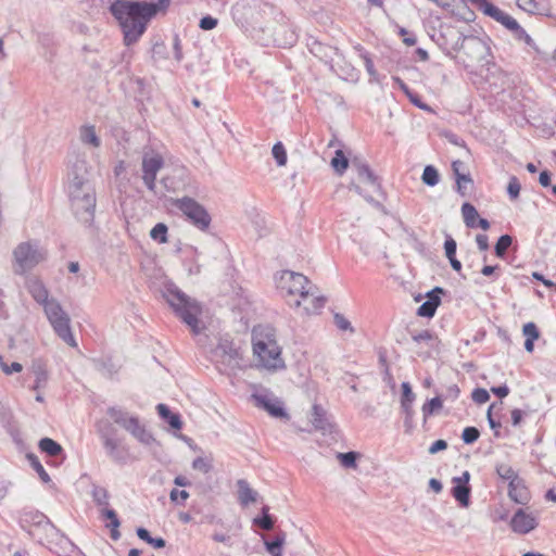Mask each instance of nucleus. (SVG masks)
I'll use <instances>...</instances> for the list:
<instances>
[{
    "mask_svg": "<svg viewBox=\"0 0 556 556\" xmlns=\"http://www.w3.org/2000/svg\"><path fill=\"white\" fill-rule=\"evenodd\" d=\"M169 3L170 0L155 2L114 0L109 10L121 27L125 46L136 43L146 33L150 21L157 13L165 12Z\"/></svg>",
    "mask_w": 556,
    "mask_h": 556,
    "instance_id": "nucleus-1",
    "label": "nucleus"
},
{
    "mask_svg": "<svg viewBox=\"0 0 556 556\" xmlns=\"http://www.w3.org/2000/svg\"><path fill=\"white\" fill-rule=\"evenodd\" d=\"M67 189L76 218L90 225L94 217L96 191L85 160H76L71 166Z\"/></svg>",
    "mask_w": 556,
    "mask_h": 556,
    "instance_id": "nucleus-2",
    "label": "nucleus"
},
{
    "mask_svg": "<svg viewBox=\"0 0 556 556\" xmlns=\"http://www.w3.org/2000/svg\"><path fill=\"white\" fill-rule=\"evenodd\" d=\"M277 289L290 306L300 307L304 303L306 313L321 308L326 302L325 298L317 295V287L300 273L281 271L277 277Z\"/></svg>",
    "mask_w": 556,
    "mask_h": 556,
    "instance_id": "nucleus-3",
    "label": "nucleus"
},
{
    "mask_svg": "<svg viewBox=\"0 0 556 556\" xmlns=\"http://www.w3.org/2000/svg\"><path fill=\"white\" fill-rule=\"evenodd\" d=\"M443 36L455 39L451 48L458 53L454 58L465 67H473L486 61L490 48L481 38L476 36H463L462 33L454 27H447Z\"/></svg>",
    "mask_w": 556,
    "mask_h": 556,
    "instance_id": "nucleus-4",
    "label": "nucleus"
},
{
    "mask_svg": "<svg viewBox=\"0 0 556 556\" xmlns=\"http://www.w3.org/2000/svg\"><path fill=\"white\" fill-rule=\"evenodd\" d=\"M252 341L253 353L258 366L268 370H277L285 367V362L281 357V348L278 345L275 332L271 328H254Z\"/></svg>",
    "mask_w": 556,
    "mask_h": 556,
    "instance_id": "nucleus-5",
    "label": "nucleus"
},
{
    "mask_svg": "<svg viewBox=\"0 0 556 556\" xmlns=\"http://www.w3.org/2000/svg\"><path fill=\"white\" fill-rule=\"evenodd\" d=\"M166 302L174 309L176 315L191 329L194 334H199L204 328L199 316L202 314L201 304L190 298L177 287H168L164 293Z\"/></svg>",
    "mask_w": 556,
    "mask_h": 556,
    "instance_id": "nucleus-6",
    "label": "nucleus"
},
{
    "mask_svg": "<svg viewBox=\"0 0 556 556\" xmlns=\"http://www.w3.org/2000/svg\"><path fill=\"white\" fill-rule=\"evenodd\" d=\"M106 414L116 425L129 432L140 443L150 445L154 441V438L140 422L138 416L131 415L121 407H109Z\"/></svg>",
    "mask_w": 556,
    "mask_h": 556,
    "instance_id": "nucleus-7",
    "label": "nucleus"
},
{
    "mask_svg": "<svg viewBox=\"0 0 556 556\" xmlns=\"http://www.w3.org/2000/svg\"><path fill=\"white\" fill-rule=\"evenodd\" d=\"M43 311L58 337L70 346L76 348L77 342L71 330L70 316L62 308L59 301L51 299L50 302L46 304V307H43Z\"/></svg>",
    "mask_w": 556,
    "mask_h": 556,
    "instance_id": "nucleus-8",
    "label": "nucleus"
},
{
    "mask_svg": "<svg viewBox=\"0 0 556 556\" xmlns=\"http://www.w3.org/2000/svg\"><path fill=\"white\" fill-rule=\"evenodd\" d=\"M13 256L15 274L23 275L42 262L46 253L37 244L22 242L14 249Z\"/></svg>",
    "mask_w": 556,
    "mask_h": 556,
    "instance_id": "nucleus-9",
    "label": "nucleus"
},
{
    "mask_svg": "<svg viewBox=\"0 0 556 556\" xmlns=\"http://www.w3.org/2000/svg\"><path fill=\"white\" fill-rule=\"evenodd\" d=\"M164 166L163 156L154 151H146L142 155L141 162V170H142V181L144 186L153 192L154 194H159L157 185H156V176L157 173Z\"/></svg>",
    "mask_w": 556,
    "mask_h": 556,
    "instance_id": "nucleus-10",
    "label": "nucleus"
},
{
    "mask_svg": "<svg viewBox=\"0 0 556 556\" xmlns=\"http://www.w3.org/2000/svg\"><path fill=\"white\" fill-rule=\"evenodd\" d=\"M98 432L106 455L115 463L125 464L128 458V448L121 439L113 437L114 429L110 426L99 427Z\"/></svg>",
    "mask_w": 556,
    "mask_h": 556,
    "instance_id": "nucleus-11",
    "label": "nucleus"
},
{
    "mask_svg": "<svg viewBox=\"0 0 556 556\" xmlns=\"http://www.w3.org/2000/svg\"><path fill=\"white\" fill-rule=\"evenodd\" d=\"M176 206L201 230L208 228L211 216L207 211L191 198L177 200Z\"/></svg>",
    "mask_w": 556,
    "mask_h": 556,
    "instance_id": "nucleus-12",
    "label": "nucleus"
},
{
    "mask_svg": "<svg viewBox=\"0 0 556 556\" xmlns=\"http://www.w3.org/2000/svg\"><path fill=\"white\" fill-rule=\"evenodd\" d=\"M22 527L27 528L28 533L33 536L42 530L47 538H51L58 531L48 517L39 511L26 513L22 518Z\"/></svg>",
    "mask_w": 556,
    "mask_h": 556,
    "instance_id": "nucleus-13",
    "label": "nucleus"
},
{
    "mask_svg": "<svg viewBox=\"0 0 556 556\" xmlns=\"http://www.w3.org/2000/svg\"><path fill=\"white\" fill-rule=\"evenodd\" d=\"M251 399L255 406L265 409L270 416L275 418L288 417L286 410L280 405V402L267 390L263 389L253 393Z\"/></svg>",
    "mask_w": 556,
    "mask_h": 556,
    "instance_id": "nucleus-14",
    "label": "nucleus"
},
{
    "mask_svg": "<svg viewBox=\"0 0 556 556\" xmlns=\"http://www.w3.org/2000/svg\"><path fill=\"white\" fill-rule=\"evenodd\" d=\"M214 355L226 368L235 370L240 367L241 354L239 350L228 341L220 342Z\"/></svg>",
    "mask_w": 556,
    "mask_h": 556,
    "instance_id": "nucleus-15",
    "label": "nucleus"
},
{
    "mask_svg": "<svg viewBox=\"0 0 556 556\" xmlns=\"http://www.w3.org/2000/svg\"><path fill=\"white\" fill-rule=\"evenodd\" d=\"M538 526L536 518L527 513L525 509L519 508L510 520V528L514 532L519 534H526L534 530Z\"/></svg>",
    "mask_w": 556,
    "mask_h": 556,
    "instance_id": "nucleus-16",
    "label": "nucleus"
},
{
    "mask_svg": "<svg viewBox=\"0 0 556 556\" xmlns=\"http://www.w3.org/2000/svg\"><path fill=\"white\" fill-rule=\"evenodd\" d=\"M28 375L34 378V383L29 386L31 391H41L48 386L50 375L47 365L41 359H34L28 367Z\"/></svg>",
    "mask_w": 556,
    "mask_h": 556,
    "instance_id": "nucleus-17",
    "label": "nucleus"
},
{
    "mask_svg": "<svg viewBox=\"0 0 556 556\" xmlns=\"http://www.w3.org/2000/svg\"><path fill=\"white\" fill-rule=\"evenodd\" d=\"M186 169L175 168L170 174H167L161 178V185L166 192H176L182 189L186 185Z\"/></svg>",
    "mask_w": 556,
    "mask_h": 556,
    "instance_id": "nucleus-18",
    "label": "nucleus"
},
{
    "mask_svg": "<svg viewBox=\"0 0 556 556\" xmlns=\"http://www.w3.org/2000/svg\"><path fill=\"white\" fill-rule=\"evenodd\" d=\"M26 288L31 294L34 300L46 307V304L50 302L49 292L43 283L37 278L30 277L26 280Z\"/></svg>",
    "mask_w": 556,
    "mask_h": 556,
    "instance_id": "nucleus-19",
    "label": "nucleus"
},
{
    "mask_svg": "<svg viewBox=\"0 0 556 556\" xmlns=\"http://www.w3.org/2000/svg\"><path fill=\"white\" fill-rule=\"evenodd\" d=\"M237 488H238V501L241 506L245 507V506L250 505L251 503H254L257 501V497H258L257 491L252 489L247 480L239 479L237 481Z\"/></svg>",
    "mask_w": 556,
    "mask_h": 556,
    "instance_id": "nucleus-20",
    "label": "nucleus"
},
{
    "mask_svg": "<svg viewBox=\"0 0 556 556\" xmlns=\"http://www.w3.org/2000/svg\"><path fill=\"white\" fill-rule=\"evenodd\" d=\"M311 422L316 430L327 431L331 429V424L325 409L317 404L312 407Z\"/></svg>",
    "mask_w": 556,
    "mask_h": 556,
    "instance_id": "nucleus-21",
    "label": "nucleus"
},
{
    "mask_svg": "<svg viewBox=\"0 0 556 556\" xmlns=\"http://www.w3.org/2000/svg\"><path fill=\"white\" fill-rule=\"evenodd\" d=\"M508 496L517 504H527L529 494L520 479L509 483Z\"/></svg>",
    "mask_w": 556,
    "mask_h": 556,
    "instance_id": "nucleus-22",
    "label": "nucleus"
},
{
    "mask_svg": "<svg viewBox=\"0 0 556 556\" xmlns=\"http://www.w3.org/2000/svg\"><path fill=\"white\" fill-rule=\"evenodd\" d=\"M298 35L293 29L280 26L275 31L274 42L279 47H291L296 42Z\"/></svg>",
    "mask_w": 556,
    "mask_h": 556,
    "instance_id": "nucleus-23",
    "label": "nucleus"
},
{
    "mask_svg": "<svg viewBox=\"0 0 556 556\" xmlns=\"http://www.w3.org/2000/svg\"><path fill=\"white\" fill-rule=\"evenodd\" d=\"M353 167H355L357 177L362 182L369 184L374 187L379 188L377 177L374 175L369 166L361 161L354 160Z\"/></svg>",
    "mask_w": 556,
    "mask_h": 556,
    "instance_id": "nucleus-24",
    "label": "nucleus"
},
{
    "mask_svg": "<svg viewBox=\"0 0 556 556\" xmlns=\"http://www.w3.org/2000/svg\"><path fill=\"white\" fill-rule=\"evenodd\" d=\"M451 492L453 497L459 503L462 507L467 508L470 505V485L453 483Z\"/></svg>",
    "mask_w": 556,
    "mask_h": 556,
    "instance_id": "nucleus-25",
    "label": "nucleus"
},
{
    "mask_svg": "<svg viewBox=\"0 0 556 556\" xmlns=\"http://www.w3.org/2000/svg\"><path fill=\"white\" fill-rule=\"evenodd\" d=\"M157 413L160 417L168 422V425L176 430H180L182 427V422L180 420V416L178 414L172 413L167 405L159 404L156 406Z\"/></svg>",
    "mask_w": 556,
    "mask_h": 556,
    "instance_id": "nucleus-26",
    "label": "nucleus"
},
{
    "mask_svg": "<svg viewBox=\"0 0 556 556\" xmlns=\"http://www.w3.org/2000/svg\"><path fill=\"white\" fill-rule=\"evenodd\" d=\"M286 542V533H278L273 540H265V548L271 556H282V546Z\"/></svg>",
    "mask_w": 556,
    "mask_h": 556,
    "instance_id": "nucleus-27",
    "label": "nucleus"
},
{
    "mask_svg": "<svg viewBox=\"0 0 556 556\" xmlns=\"http://www.w3.org/2000/svg\"><path fill=\"white\" fill-rule=\"evenodd\" d=\"M38 445L41 452L51 457H56L63 453L62 446L50 438L41 439Z\"/></svg>",
    "mask_w": 556,
    "mask_h": 556,
    "instance_id": "nucleus-28",
    "label": "nucleus"
},
{
    "mask_svg": "<svg viewBox=\"0 0 556 556\" xmlns=\"http://www.w3.org/2000/svg\"><path fill=\"white\" fill-rule=\"evenodd\" d=\"M518 7L531 14H542L545 11V0H517Z\"/></svg>",
    "mask_w": 556,
    "mask_h": 556,
    "instance_id": "nucleus-29",
    "label": "nucleus"
},
{
    "mask_svg": "<svg viewBox=\"0 0 556 556\" xmlns=\"http://www.w3.org/2000/svg\"><path fill=\"white\" fill-rule=\"evenodd\" d=\"M462 214L464 218V223L468 228H476L477 227V218L479 217L478 211L476 207L469 203L465 202L462 205Z\"/></svg>",
    "mask_w": 556,
    "mask_h": 556,
    "instance_id": "nucleus-30",
    "label": "nucleus"
},
{
    "mask_svg": "<svg viewBox=\"0 0 556 556\" xmlns=\"http://www.w3.org/2000/svg\"><path fill=\"white\" fill-rule=\"evenodd\" d=\"M80 140L86 144H90L94 148L100 147L101 141L100 138L96 134V129L93 126H84L80 129Z\"/></svg>",
    "mask_w": 556,
    "mask_h": 556,
    "instance_id": "nucleus-31",
    "label": "nucleus"
},
{
    "mask_svg": "<svg viewBox=\"0 0 556 556\" xmlns=\"http://www.w3.org/2000/svg\"><path fill=\"white\" fill-rule=\"evenodd\" d=\"M442 406H443V401L440 396H435V397L429 400L428 402H426L421 407L425 420H427V418L429 416L438 414V412L442 408Z\"/></svg>",
    "mask_w": 556,
    "mask_h": 556,
    "instance_id": "nucleus-32",
    "label": "nucleus"
},
{
    "mask_svg": "<svg viewBox=\"0 0 556 556\" xmlns=\"http://www.w3.org/2000/svg\"><path fill=\"white\" fill-rule=\"evenodd\" d=\"M91 496L99 507L109 506V492L105 488L93 484Z\"/></svg>",
    "mask_w": 556,
    "mask_h": 556,
    "instance_id": "nucleus-33",
    "label": "nucleus"
},
{
    "mask_svg": "<svg viewBox=\"0 0 556 556\" xmlns=\"http://www.w3.org/2000/svg\"><path fill=\"white\" fill-rule=\"evenodd\" d=\"M456 185L458 193L462 197H468L472 190L473 181L469 175H458Z\"/></svg>",
    "mask_w": 556,
    "mask_h": 556,
    "instance_id": "nucleus-34",
    "label": "nucleus"
},
{
    "mask_svg": "<svg viewBox=\"0 0 556 556\" xmlns=\"http://www.w3.org/2000/svg\"><path fill=\"white\" fill-rule=\"evenodd\" d=\"M331 166L338 174H343L349 167V160L341 150H337Z\"/></svg>",
    "mask_w": 556,
    "mask_h": 556,
    "instance_id": "nucleus-35",
    "label": "nucleus"
},
{
    "mask_svg": "<svg viewBox=\"0 0 556 556\" xmlns=\"http://www.w3.org/2000/svg\"><path fill=\"white\" fill-rule=\"evenodd\" d=\"M421 179L425 185L433 187L439 182V173L432 165H427Z\"/></svg>",
    "mask_w": 556,
    "mask_h": 556,
    "instance_id": "nucleus-36",
    "label": "nucleus"
},
{
    "mask_svg": "<svg viewBox=\"0 0 556 556\" xmlns=\"http://www.w3.org/2000/svg\"><path fill=\"white\" fill-rule=\"evenodd\" d=\"M511 243L513 238L509 235L501 236L494 247L496 256L504 257Z\"/></svg>",
    "mask_w": 556,
    "mask_h": 556,
    "instance_id": "nucleus-37",
    "label": "nucleus"
},
{
    "mask_svg": "<svg viewBox=\"0 0 556 556\" xmlns=\"http://www.w3.org/2000/svg\"><path fill=\"white\" fill-rule=\"evenodd\" d=\"M27 458H28V460L30 463V466L38 473V476L40 477L42 482H45V483L49 482L50 481V477L47 473V471L45 470V468L41 465V463L39 462L38 457L36 455H34V454H28Z\"/></svg>",
    "mask_w": 556,
    "mask_h": 556,
    "instance_id": "nucleus-38",
    "label": "nucleus"
},
{
    "mask_svg": "<svg viewBox=\"0 0 556 556\" xmlns=\"http://www.w3.org/2000/svg\"><path fill=\"white\" fill-rule=\"evenodd\" d=\"M496 472L503 480H507L509 483L519 479L516 471L507 464H498Z\"/></svg>",
    "mask_w": 556,
    "mask_h": 556,
    "instance_id": "nucleus-39",
    "label": "nucleus"
},
{
    "mask_svg": "<svg viewBox=\"0 0 556 556\" xmlns=\"http://www.w3.org/2000/svg\"><path fill=\"white\" fill-rule=\"evenodd\" d=\"M150 237L160 242H167V226L163 223L156 224L150 231Z\"/></svg>",
    "mask_w": 556,
    "mask_h": 556,
    "instance_id": "nucleus-40",
    "label": "nucleus"
},
{
    "mask_svg": "<svg viewBox=\"0 0 556 556\" xmlns=\"http://www.w3.org/2000/svg\"><path fill=\"white\" fill-rule=\"evenodd\" d=\"M271 154L276 160L278 166H285L287 164V151L280 141L274 144L271 149Z\"/></svg>",
    "mask_w": 556,
    "mask_h": 556,
    "instance_id": "nucleus-41",
    "label": "nucleus"
},
{
    "mask_svg": "<svg viewBox=\"0 0 556 556\" xmlns=\"http://www.w3.org/2000/svg\"><path fill=\"white\" fill-rule=\"evenodd\" d=\"M358 454L356 452L339 453L338 458L345 468H355Z\"/></svg>",
    "mask_w": 556,
    "mask_h": 556,
    "instance_id": "nucleus-42",
    "label": "nucleus"
},
{
    "mask_svg": "<svg viewBox=\"0 0 556 556\" xmlns=\"http://www.w3.org/2000/svg\"><path fill=\"white\" fill-rule=\"evenodd\" d=\"M480 437V432L476 427H466L462 433V439L466 444L475 443Z\"/></svg>",
    "mask_w": 556,
    "mask_h": 556,
    "instance_id": "nucleus-43",
    "label": "nucleus"
},
{
    "mask_svg": "<svg viewBox=\"0 0 556 556\" xmlns=\"http://www.w3.org/2000/svg\"><path fill=\"white\" fill-rule=\"evenodd\" d=\"M521 185L516 176L510 177L507 193L511 200H516L519 197Z\"/></svg>",
    "mask_w": 556,
    "mask_h": 556,
    "instance_id": "nucleus-44",
    "label": "nucleus"
},
{
    "mask_svg": "<svg viewBox=\"0 0 556 556\" xmlns=\"http://www.w3.org/2000/svg\"><path fill=\"white\" fill-rule=\"evenodd\" d=\"M192 468L203 473H207L212 469V464L207 458L197 457L192 462Z\"/></svg>",
    "mask_w": 556,
    "mask_h": 556,
    "instance_id": "nucleus-45",
    "label": "nucleus"
},
{
    "mask_svg": "<svg viewBox=\"0 0 556 556\" xmlns=\"http://www.w3.org/2000/svg\"><path fill=\"white\" fill-rule=\"evenodd\" d=\"M445 291L441 287H435L431 291L427 293V301L431 302L437 308L441 304V295L444 294Z\"/></svg>",
    "mask_w": 556,
    "mask_h": 556,
    "instance_id": "nucleus-46",
    "label": "nucleus"
},
{
    "mask_svg": "<svg viewBox=\"0 0 556 556\" xmlns=\"http://www.w3.org/2000/svg\"><path fill=\"white\" fill-rule=\"evenodd\" d=\"M254 523L258 526L261 529L269 531L274 528L275 520L270 515L256 517L254 519Z\"/></svg>",
    "mask_w": 556,
    "mask_h": 556,
    "instance_id": "nucleus-47",
    "label": "nucleus"
},
{
    "mask_svg": "<svg viewBox=\"0 0 556 556\" xmlns=\"http://www.w3.org/2000/svg\"><path fill=\"white\" fill-rule=\"evenodd\" d=\"M413 340L416 343H426L428 346H432V342L434 341V337L429 330H422L413 336Z\"/></svg>",
    "mask_w": 556,
    "mask_h": 556,
    "instance_id": "nucleus-48",
    "label": "nucleus"
},
{
    "mask_svg": "<svg viewBox=\"0 0 556 556\" xmlns=\"http://www.w3.org/2000/svg\"><path fill=\"white\" fill-rule=\"evenodd\" d=\"M0 368L5 375H12L14 372H20L23 369V366L21 363L13 362L11 365H8L3 357L0 355Z\"/></svg>",
    "mask_w": 556,
    "mask_h": 556,
    "instance_id": "nucleus-49",
    "label": "nucleus"
},
{
    "mask_svg": "<svg viewBox=\"0 0 556 556\" xmlns=\"http://www.w3.org/2000/svg\"><path fill=\"white\" fill-rule=\"evenodd\" d=\"M437 307L431 302L425 301L417 309V314L421 317L431 318L434 316Z\"/></svg>",
    "mask_w": 556,
    "mask_h": 556,
    "instance_id": "nucleus-50",
    "label": "nucleus"
},
{
    "mask_svg": "<svg viewBox=\"0 0 556 556\" xmlns=\"http://www.w3.org/2000/svg\"><path fill=\"white\" fill-rule=\"evenodd\" d=\"M522 333L526 339L536 340L540 337L539 329L534 323H527L523 325Z\"/></svg>",
    "mask_w": 556,
    "mask_h": 556,
    "instance_id": "nucleus-51",
    "label": "nucleus"
},
{
    "mask_svg": "<svg viewBox=\"0 0 556 556\" xmlns=\"http://www.w3.org/2000/svg\"><path fill=\"white\" fill-rule=\"evenodd\" d=\"M334 324L336 326L340 329V330H343V331H350V332H354V328L352 327L351 323L342 315V314H334Z\"/></svg>",
    "mask_w": 556,
    "mask_h": 556,
    "instance_id": "nucleus-52",
    "label": "nucleus"
},
{
    "mask_svg": "<svg viewBox=\"0 0 556 556\" xmlns=\"http://www.w3.org/2000/svg\"><path fill=\"white\" fill-rule=\"evenodd\" d=\"M401 388H402L401 402L414 403L416 395L413 392L410 384L408 382H403Z\"/></svg>",
    "mask_w": 556,
    "mask_h": 556,
    "instance_id": "nucleus-53",
    "label": "nucleus"
},
{
    "mask_svg": "<svg viewBox=\"0 0 556 556\" xmlns=\"http://www.w3.org/2000/svg\"><path fill=\"white\" fill-rule=\"evenodd\" d=\"M472 400L478 404H484L490 400V394L485 389L477 388L472 391Z\"/></svg>",
    "mask_w": 556,
    "mask_h": 556,
    "instance_id": "nucleus-54",
    "label": "nucleus"
},
{
    "mask_svg": "<svg viewBox=\"0 0 556 556\" xmlns=\"http://www.w3.org/2000/svg\"><path fill=\"white\" fill-rule=\"evenodd\" d=\"M119 526L121 521L117 516L110 519L109 523H106V527L111 529L110 535L113 541H117L121 538V532L118 531Z\"/></svg>",
    "mask_w": 556,
    "mask_h": 556,
    "instance_id": "nucleus-55",
    "label": "nucleus"
},
{
    "mask_svg": "<svg viewBox=\"0 0 556 556\" xmlns=\"http://www.w3.org/2000/svg\"><path fill=\"white\" fill-rule=\"evenodd\" d=\"M516 38L523 40L529 47L536 50L533 39L527 34V31L518 24V28L513 30Z\"/></svg>",
    "mask_w": 556,
    "mask_h": 556,
    "instance_id": "nucleus-56",
    "label": "nucleus"
},
{
    "mask_svg": "<svg viewBox=\"0 0 556 556\" xmlns=\"http://www.w3.org/2000/svg\"><path fill=\"white\" fill-rule=\"evenodd\" d=\"M361 56L364 60V65H365V68L367 71L368 75L371 78H376L377 71L375 70L374 62L370 59V56L368 55V53L364 52V53L361 54Z\"/></svg>",
    "mask_w": 556,
    "mask_h": 556,
    "instance_id": "nucleus-57",
    "label": "nucleus"
},
{
    "mask_svg": "<svg viewBox=\"0 0 556 556\" xmlns=\"http://www.w3.org/2000/svg\"><path fill=\"white\" fill-rule=\"evenodd\" d=\"M217 25V20L211 15L204 16L200 20V28L203 30H211Z\"/></svg>",
    "mask_w": 556,
    "mask_h": 556,
    "instance_id": "nucleus-58",
    "label": "nucleus"
},
{
    "mask_svg": "<svg viewBox=\"0 0 556 556\" xmlns=\"http://www.w3.org/2000/svg\"><path fill=\"white\" fill-rule=\"evenodd\" d=\"M457 244L456 241L452 237H447L444 242V250L446 257L455 256Z\"/></svg>",
    "mask_w": 556,
    "mask_h": 556,
    "instance_id": "nucleus-59",
    "label": "nucleus"
},
{
    "mask_svg": "<svg viewBox=\"0 0 556 556\" xmlns=\"http://www.w3.org/2000/svg\"><path fill=\"white\" fill-rule=\"evenodd\" d=\"M260 1L257 0H243L238 2L235 7V13L240 12L241 10H251L258 5Z\"/></svg>",
    "mask_w": 556,
    "mask_h": 556,
    "instance_id": "nucleus-60",
    "label": "nucleus"
},
{
    "mask_svg": "<svg viewBox=\"0 0 556 556\" xmlns=\"http://www.w3.org/2000/svg\"><path fill=\"white\" fill-rule=\"evenodd\" d=\"M401 408L405 414V422H410L414 416L413 403L401 402Z\"/></svg>",
    "mask_w": 556,
    "mask_h": 556,
    "instance_id": "nucleus-61",
    "label": "nucleus"
},
{
    "mask_svg": "<svg viewBox=\"0 0 556 556\" xmlns=\"http://www.w3.org/2000/svg\"><path fill=\"white\" fill-rule=\"evenodd\" d=\"M407 97H408V99L410 100V102H412L413 104H415L417 108L422 109V110H426V111H429V110H430V108H429L426 103H424V102L421 101L420 97H419L416 92H413V91H412L410 93H408V96H407Z\"/></svg>",
    "mask_w": 556,
    "mask_h": 556,
    "instance_id": "nucleus-62",
    "label": "nucleus"
},
{
    "mask_svg": "<svg viewBox=\"0 0 556 556\" xmlns=\"http://www.w3.org/2000/svg\"><path fill=\"white\" fill-rule=\"evenodd\" d=\"M447 448V443L446 441L444 440H437L435 442H433L431 444V446L429 447V453L430 454H435L440 451H444Z\"/></svg>",
    "mask_w": 556,
    "mask_h": 556,
    "instance_id": "nucleus-63",
    "label": "nucleus"
},
{
    "mask_svg": "<svg viewBox=\"0 0 556 556\" xmlns=\"http://www.w3.org/2000/svg\"><path fill=\"white\" fill-rule=\"evenodd\" d=\"M476 242L478 248L481 251H486L489 249V238L486 235L479 233L476 236Z\"/></svg>",
    "mask_w": 556,
    "mask_h": 556,
    "instance_id": "nucleus-64",
    "label": "nucleus"
}]
</instances>
